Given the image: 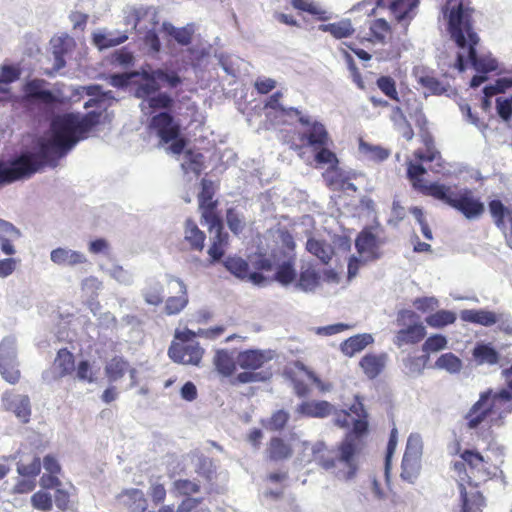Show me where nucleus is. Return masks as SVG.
<instances>
[{
  "instance_id": "c756f323",
  "label": "nucleus",
  "mask_w": 512,
  "mask_h": 512,
  "mask_svg": "<svg viewBox=\"0 0 512 512\" xmlns=\"http://www.w3.org/2000/svg\"><path fill=\"white\" fill-rule=\"evenodd\" d=\"M75 357L67 348L58 350L53 361V368L57 372L59 378L72 375L75 371Z\"/></svg>"
},
{
  "instance_id": "09e8293b",
  "label": "nucleus",
  "mask_w": 512,
  "mask_h": 512,
  "mask_svg": "<svg viewBox=\"0 0 512 512\" xmlns=\"http://www.w3.org/2000/svg\"><path fill=\"white\" fill-rule=\"evenodd\" d=\"M320 283V275L314 269L308 268L300 273L298 287L303 291H313Z\"/></svg>"
},
{
  "instance_id": "39448f33",
  "label": "nucleus",
  "mask_w": 512,
  "mask_h": 512,
  "mask_svg": "<svg viewBox=\"0 0 512 512\" xmlns=\"http://www.w3.org/2000/svg\"><path fill=\"white\" fill-rule=\"evenodd\" d=\"M512 412V390L507 385L499 391L488 389L482 392L477 402H475L465 415L467 427L469 429L477 428L487 417L492 420H502L507 414Z\"/></svg>"
},
{
  "instance_id": "680f3d73",
  "label": "nucleus",
  "mask_w": 512,
  "mask_h": 512,
  "mask_svg": "<svg viewBox=\"0 0 512 512\" xmlns=\"http://www.w3.org/2000/svg\"><path fill=\"white\" fill-rule=\"evenodd\" d=\"M76 377L79 381L93 383L96 381V372L88 360H81L75 366Z\"/></svg>"
},
{
  "instance_id": "6e6552de",
  "label": "nucleus",
  "mask_w": 512,
  "mask_h": 512,
  "mask_svg": "<svg viewBox=\"0 0 512 512\" xmlns=\"http://www.w3.org/2000/svg\"><path fill=\"white\" fill-rule=\"evenodd\" d=\"M196 333L190 329L175 332V341L168 349L170 359L179 364L198 366L204 349L194 340Z\"/></svg>"
},
{
  "instance_id": "7ed1b4c3",
  "label": "nucleus",
  "mask_w": 512,
  "mask_h": 512,
  "mask_svg": "<svg viewBox=\"0 0 512 512\" xmlns=\"http://www.w3.org/2000/svg\"><path fill=\"white\" fill-rule=\"evenodd\" d=\"M300 124L304 130L288 131L284 136V142L294 151L311 147L315 151L314 159L318 164H328L329 167L338 166V157L329 148L333 145V141L325 125L311 117H301Z\"/></svg>"
},
{
  "instance_id": "f03ea898",
  "label": "nucleus",
  "mask_w": 512,
  "mask_h": 512,
  "mask_svg": "<svg viewBox=\"0 0 512 512\" xmlns=\"http://www.w3.org/2000/svg\"><path fill=\"white\" fill-rule=\"evenodd\" d=\"M466 0H447L450 6L448 14V31L457 47L467 50L468 60L473 68L480 73H489L497 68L494 59L479 57L476 52L480 38L474 31L472 15L474 9L465 6Z\"/></svg>"
},
{
  "instance_id": "58836bf2",
  "label": "nucleus",
  "mask_w": 512,
  "mask_h": 512,
  "mask_svg": "<svg viewBox=\"0 0 512 512\" xmlns=\"http://www.w3.org/2000/svg\"><path fill=\"white\" fill-rule=\"evenodd\" d=\"M282 98V93L280 91H277L273 93L267 102L265 103V108H270L272 110L277 111L283 116H290L295 115L298 117V122L300 123L301 117H306L305 115H302L301 111L297 108L290 107L286 108L280 103V99Z\"/></svg>"
},
{
  "instance_id": "ea45409f",
  "label": "nucleus",
  "mask_w": 512,
  "mask_h": 512,
  "mask_svg": "<svg viewBox=\"0 0 512 512\" xmlns=\"http://www.w3.org/2000/svg\"><path fill=\"white\" fill-rule=\"evenodd\" d=\"M359 151L368 160L375 161V162H382V161L386 160L390 155L389 150H387L381 146H376V145L366 143L363 140H360Z\"/></svg>"
},
{
  "instance_id": "ddd939ff",
  "label": "nucleus",
  "mask_w": 512,
  "mask_h": 512,
  "mask_svg": "<svg viewBox=\"0 0 512 512\" xmlns=\"http://www.w3.org/2000/svg\"><path fill=\"white\" fill-rule=\"evenodd\" d=\"M104 374L110 383L121 380L125 375L130 378V388L139 384L138 371L130 362L120 355H115L109 359L104 366Z\"/></svg>"
},
{
  "instance_id": "423d86ee",
  "label": "nucleus",
  "mask_w": 512,
  "mask_h": 512,
  "mask_svg": "<svg viewBox=\"0 0 512 512\" xmlns=\"http://www.w3.org/2000/svg\"><path fill=\"white\" fill-rule=\"evenodd\" d=\"M434 194V199L461 212L467 219L478 218L484 213V204L468 188L457 189L456 186L442 184Z\"/></svg>"
},
{
  "instance_id": "c9c22d12",
  "label": "nucleus",
  "mask_w": 512,
  "mask_h": 512,
  "mask_svg": "<svg viewBox=\"0 0 512 512\" xmlns=\"http://www.w3.org/2000/svg\"><path fill=\"white\" fill-rule=\"evenodd\" d=\"M456 453L460 454V458L464 460L471 474L480 472L485 466V460L481 453L474 449H465L460 452V444H456Z\"/></svg>"
},
{
  "instance_id": "052dcab7",
  "label": "nucleus",
  "mask_w": 512,
  "mask_h": 512,
  "mask_svg": "<svg viewBox=\"0 0 512 512\" xmlns=\"http://www.w3.org/2000/svg\"><path fill=\"white\" fill-rule=\"evenodd\" d=\"M290 415L287 411L280 409L275 411L267 421L266 428L270 431H281L285 428Z\"/></svg>"
},
{
  "instance_id": "1a4fd4ad",
  "label": "nucleus",
  "mask_w": 512,
  "mask_h": 512,
  "mask_svg": "<svg viewBox=\"0 0 512 512\" xmlns=\"http://www.w3.org/2000/svg\"><path fill=\"white\" fill-rule=\"evenodd\" d=\"M34 171L26 155H17L8 161L0 159V188L29 179L34 175Z\"/></svg>"
},
{
  "instance_id": "f704fd0d",
  "label": "nucleus",
  "mask_w": 512,
  "mask_h": 512,
  "mask_svg": "<svg viewBox=\"0 0 512 512\" xmlns=\"http://www.w3.org/2000/svg\"><path fill=\"white\" fill-rule=\"evenodd\" d=\"M472 355L477 364L494 365L499 361V353L490 345L477 343L472 351Z\"/></svg>"
},
{
  "instance_id": "de8ad7c7",
  "label": "nucleus",
  "mask_w": 512,
  "mask_h": 512,
  "mask_svg": "<svg viewBox=\"0 0 512 512\" xmlns=\"http://www.w3.org/2000/svg\"><path fill=\"white\" fill-rule=\"evenodd\" d=\"M435 366L449 373H458L462 368V361L455 354L448 352L442 354L435 362Z\"/></svg>"
},
{
  "instance_id": "9d476101",
  "label": "nucleus",
  "mask_w": 512,
  "mask_h": 512,
  "mask_svg": "<svg viewBox=\"0 0 512 512\" xmlns=\"http://www.w3.org/2000/svg\"><path fill=\"white\" fill-rule=\"evenodd\" d=\"M418 315L412 310H402L398 314L397 321L399 325H406L407 322L412 323L406 328L400 329L395 336V344L402 346L404 344H417L426 336L424 325L418 321Z\"/></svg>"
},
{
  "instance_id": "0eeeda50",
  "label": "nucleus",
  "mask_w": 512,
  "mask_h": 512,
  "mask_svg": "<svg viewBox=\"0 0 512 512\" xmlns=\"http://www.w3.org/2000/svg\"><path fill=\"white\" fill-rule=\"evenodd\" d=\"M149 127L155 131L161 143H171L168 147L171 153L179 155L184 152L187 140L181 136L180 123L170 112H159L152 116Z\"/></svg>"
},
{
  "instance_id": "e2e57ef3",
  "label": "nucleus",
  "mask_w": 512,
  "mask_h": 512,
  "mask_svg": "<svg viewBox=\"0 0 512 512\" xmlns=\"http://www.w3.org/2000/svg\"><path fill=\"white\" fill-rule=\"evenodd\" d=\"M293 367L300 371L304 372L308 379H310L319 389L320 392L325 393L331 390L332 385L328 382H323L313 371H310L302 362L295 361L293 363Z\"/></svg>"
},
{
  "instance_id": "2f4dec72",
  "label": "nucleus",
  "mask_w": 512,
  "mask_h": 512,
  "mask_svg": "<svg viewBox=\"0 0 512 512\" xmlns=\"http://www.w3.org/2000/svg\"><path fill=\"white\" fill-rule=\"evenodd\" d=\"M372 335L363 333L349 337L340 345V349L345 356L352 357L356 353L364 350L369 344L373 343Z\"/></svg>"
},
{
  "instance_id": "a211bd4d",
  "label": "nucleus",
  "mask_w": 512,
  "mask_h": 512,
  "mask_svg": "<svg viewBox=\"0 0 512 512\" xmlns=\"http://www.w3.org/2000/svg\"><path fill=\"white\" fill-rule=\"evenodd\" d=\"M2 403L7 411L15 414L22 422H29L31 416L30 399L26 395H18L13 392H6L2 397Z\"/></svg>"
},
{
  "instance_id": "5fc2aeb1",
  "label": "nucleus",
  "mask_w": 512,
  "mask_h": 512,
  "mask_svg": "<svg viewBox=\"0 0 512 512\" xmlns=\"http://www.w3.org/2000/svg\"><path fill=\"white\" fill-rule=\"evenodd\" d=\"M16 361V343L15 339L5 337L0 342V365H5L8 362Z\"/></svg>"
},
{
  "instance_id": "3c124183",
  "label": "nucleus",
  "mask_w": 512,
  "mask_h": 512,
  "mask_svg": "<svg viewBox=\"0 0 512 512\" xmlns=\"http://www.w3.org/2000/svg\"><path fill=\"white\" fill-rule=\"evenodd\" d=\"M163 287L159 282L149 284L143 291V297L148 305L159 306L164 299Z\"/></svg>"
},
{
  "instance_id": "20e7f679",
  "label": "nucleus",
  "mask_w": 512,
  "mask_h": 512,
  "mask_svg": "<svg viewBox=\"0 0 512 512\" xmlns=\"http://www.w3.org/2000/svg\"><path fill=\"white\" fill-rule=\"evenodd\" d=\"M358 447L354 439L345 438L332 456L323 442H317L312 448L313 461L325 470H332L334 476L344 482L352 481L359 471Z\"/></svg>"
},
{
  "instance_id": "4c0bfd02",
  "label": "nucleus",
  "mask_w": 512,
  "mask_h": 512,
  "mask_svg": "<svg viewBox=\"0 0 512 512\" xmlns=\"http://www.w3.org/2000/svg\"><path fill=\"white\" fill-rule=\"evenodd\" d=\"M163 29L169 36L173 37L174 40L182 46H187L192 42L194 34V28L192 25L176 28L172 24L164 23Z\"/></svg>"
},
{
  "instance_id": "cd10ccee",
  "label": "nucleus",
  "mask_w": 512,
  "mask_h": 512,
  "mask_svg": "<svg viewBox=\"0 0 512 512\" xmlns=\"http://www.w3.org/2000/svg\"><path fill=\"white\" fill-rule=\"evenodd\" d=\"M460 499H461V512H481L485 506V498L480 491L468 493L463 483L458 484Z\"/></svg>"
},
{
  "instance_id": "0e129e2a",
  "label": "nucleus",
  "mask_w": 512,
  "mask_h": 512,
  "mask_svg": "<svg viewBox=\"0 0 512 512\" xmlns=\"http://www.w3.org/2000/svg\"><path fill=\"white\" fill-rule=\"evenodd\" d=\"M447 339L441 334H434L428 337L422 345L423 352L429 354L445 349Z\"/></svg>"
},
{
  "instance_id": "2eb2a0df",
  "label": "nucleus",
  "mask_w": 512,
  "mask_h": 512,
  "mask_svg": "<svg viewBox=\"0 0 512 512\" xmlns=\"http://www.w3.org/2000/svg\"><path fill=\"white\" fill-rule=\"evenodd\" d=\"M168 286L176 285V295L167 297L164 306V312L166 315H177L179 314L189 302L187 286L185 283L172 275L167 277Z\"/></svg>"
},
{
  "instance_id": "473e14b6",
  "label": "nucleus",
  "mask_w": 512,
  "mask_h": 512,
  "mask_svg": "<svg viewBox=\"0 0 512 512\" xmlns=\"http://www.w3.org/2000/svg\"><path fill=\"white\" fill-rule=\"evenodd\" d=\"M306 250L317 257L322 264H328L333 255V247L325 240L316 239L314 237L308 238L306 242Z\"/></svg>"
},
{
  "instance_id": "5701e85b",
  "label": "nucleus",
  "mask_w": 512,
  "mask_h": 512,
  "mask_svg": "<svg viewBox=\"0 0 512 512\" xmlns=\"http://www.w3.org/2000/svg\"><path fill=\"white\" fill-rule=\"evenodd\" d=\"M386 362L387 355L385 353H367L360 359L359 366L361 367L365 376L368 379L373 380L383 372L386 366Z\"/></svg>"
},
{
  "instance_id": "f8f14e48",
  "label": "nucleus",
  "mask_w": 512,
  "mask_h": 512,
  "mask_svg": "<svg viewBox=\"0 0 512 512\" xmlns=\"http://www.w3.org/2000/svg\"><path fill=\"white\" fill-rule=\"evenodd\" d=\"M200 186L201 190L198 194V205L201 213V223L208 221L219 223L221 217L217 211L218 201L214 199L216 193L214 182L210 179L202 178Z\"/></svg>"
},
{
  "instance_id": "bf43d9fd",
  "label": "nucleus",
  "mask_w": 512,
  "mask_h": 512,
  "mask_svg": "<svg viewBox=\"0 0 512 512\" xmlns=\"http://www.w3.org/2000/svg\"><path fill=\"white\" fill-rule=\"evenodd\" d=\"M173 490L180 496L189 497L200 491V485L189 479H178L173 482Z\"/></svg>"
},
{
  "instance_id": "a19ab883",
  "label": "nucleus",
  "mask_w": 512,
  "mask_h": 512,
  "mask_svg": "<svg viewBox=\"0 0 512 512\" xmlns=\"http://www.w3.org/2000/svg\"><path fill=\"white\" fill-rule=\"evenodd\" d=\"M418 5V0H394L390 9L398 22L411 18L410 12Z\"/></svg>"
},
{
  "instance_id": "4be33fe9",
  "label": "nucleus",
  "mask_w": 512,
  "mask_h": 512,
  "mask_svg": "<svg viewBox=\"0 0 512 512\" xmlns=\"http://www.w3.org/2000/svg\"><path fill=\"white\" fill-rule=\"evenodd\" d=\"M117 500L129 512H145L148 506L144 493L135 488L122 491Z\"/></svg>"
},
{
  "instance_id": "6e6d98bb",
  "label": "nucleus",
  "mask_w": 512,
  "mask_h": 512,
  "mask_svg": "<svg viewBox=\"0 0 512 512\" xmlns=\"http://www.w3.org/2000/svg\"><path fill=\"white\" fill-rule=\"evenodd\" d=\"M376 85L379 90L389 99L399 101L396 81L391 76H380L376 80Z\"/></svg>"
},
{
  "instance_id": "c85d7f7f",
  "label": "nucleus",
  "mask_w": 512,
  "mask_h": 512,
  "mask_svg": "<svg viewBox=\"0 0 512 512\" xmlns=\"http://www.w3.org/2000/svg\"><path fill=\"white\" fill-rule=\"evenodd\" d=\"M269 360V357L263 351L248 349L240 352L237 355L238 365L245 370H255L263 367L265 362Z\"/></svg>"
},
{
  "instance_id": "603ef678",
  "label": "nucleus",
  "mask_w": 512,
  "mask_h": 512,
  "mask_svg": "<svg viewBox=\"0 0 512 512\" xmlns=\"http://www.w3.org/2000/svg\"><path fill=\"white\" fill-rule=\"evenodd\" d=\"M127 39L128 36L124 33L117 37H112L111 35H106L103 33H95L93 35V43L101 50L120 45Z\"/></svg>"
},
{
  "instance_id": "7c9ffc66",
  "label": "nucleus",
  "mask_w": 512,
  "mask_h": 512,
  "mask_svg": "<svg viewBox=\"0 0 512 512\" xmlns=\"http://www.w3.org/2000/svg\"><path fill=\"white\" fill-rule=\"evenodd\" d=\"M213 364L219 375L222 377H231L237 368V358L224 349L218 350L213 358Z\"/></svg>"
},
{
  "instance_id": "393cba45",
  "label": "nucleus",
  "mask_w": 512,
  "mask_h": 512,
  "mask_svg": "<svg viewBox=\"0 0 512 512\" xmlns=\"http://www.w3.org/2000/svg\"><path fill=\"white\" fill-rule=\"evenodd\" d=\"M206 235L192 219H187L184 225V240L191 251L202 252L205 247Z\"/></svg>"
},
{
  "instance_id": "a878e982",
  "label": "nucleus",
  "mask_w": 512,
  "mask_h": 512,
  "mask_svg": "<svg viewBox=\"0 0 512 512\" xmlns=\"http://www.w3.org/2000/svg\"><path fill=\"white\" fill-rule=\"evenodd\" d=\"M460 318L464 322L490 327L499 321L498 315L484 309H465L460 312Z\"/></svg>"
},
{
  "instance_id": "f257e3e1",
  "label": "nucleus",
  "mask_w": 512,
  "mask_h": 512,
  "mask_svg": "<svg viewBox=\"0 0 512 512\" xmlns=\"http://www.w3.org/2000/svg\"><path fill=\"white\" fill-rule=\"evenodd\" d=\"M100 121V113L89 112L80 117L66 114L52 122V137L40 144L38 152H22L26 155L35 169L34 174L46 165L55 167L69 149L79 140L84 139Z\"/></svg>"
},
{
  "instance_id": "bb28decb",
  "label": "nucleus",
  "mask_w": 512,
  "mask_h": 512,
  "mask_svg": "<svg viewBox=\"0 0 512 512\" xmlns=\"http://www.w3.org/2000/svg\"><path fill=\"white\" fill-rule=\"evenodd\" d=\"M50 258L53 263L59 266H75L87 262L83 253L62 247L53 249Z\"/></svg>"
},
{
  "instance_id": "dca6fc26",
  "label": "nucleus",
  "mask_w": 512,
  "mask_h": 512,
  "mask_svg": "<svg viewBox=\"0 0 512 512\" xmlns=\"http://www.w3.org/2000/svg\"><path fill=\"white\" fill-rule=\"evenodd\" d=\"M45 84V80L38 78L26 82L23 87L25 100L28 102H39L47 106L57 103V96L50 90L44 89Z\"/></svg>"
},
{
  "instance_id": "e433bc0d",
  "label": "nucleus",
  "mask_w": 512,
  "mask_h": 512,
  "mask_svg": "<svg viewBox=\"0 0 512 512\" xmlns=\"http://www.w3.org/2000/svg\"><path fill=\"white\" fill-rule=\"evenodd\" d=\"M319 29L323 32H329L336 39L350 37L355 32L350 20L322 24L319 26Z\"/></svg>"
},
{
  "instance_id": "338daca9",
  "label": "nucleus",
  "mask_w": 512,
  "mask_h": 512,
  "mask_svg": "<svg viewBox=\"0 0 512 512\" xmlns=\"http://www.w3.org/2000/svg\"><path fill=\"white\" fill-rule=\"evenodd\" d=\"M173 104V98L165 92H160L148 99V105L153 110L171 109Z\"/></svg>"
},
{
  "instance_id": "9b49d317",
  "label": "nucleus",
  "mask_w": 512,
  "mask_h": 512,
  "mask_svg": "<svg viewBox=\"0 0 512 512\" xmlns=\"http://www.w3.org/2000/svg\"><path fill=\"white\" fill-rule=\"evenodd\" d=\"M423 444L419 435L411 434L408 437L406 449L402 459L401 477L412 482L420 470Z\"/></svg>"
},
{
  "instance_id": "f3484780",
  "label": "nucleus",
  "mask_w": 512,
  "mask_h": 512,
  "mask_svg": "<svg viewBox=\"0 0 512 512\" xmlns=\"http://www.w3.org/2000/svg\"><path fill=\"white\" fill-rule=\"evenodd\" d=\"M426 173V169L421 163L409 162L407 164V176L412 187L425 196L435 197L434 192L441 188L442 184L433 182L427 184L422 176Z\"/></svg>"
},
{
  "instance_id": "864d4df0",
  "label": "nucleus",
  "mask_w": 512,
  "mask_h": 512,
  "mask_svg": "<svg viewBox=\"0 0 512 512\" xmlns=\"http://www.w3.org/2000/svg\"><path fill=\"white\" fill-rule=\"evenodd\" d=\"M203 167V155L196 153L189 149L185 151V162L182 163V168L185 172H194L200 174Z\"/></svg>"
},
{
  "instance_id": "aec40b11",
  "label": "nucleus",
  "mask_w": 512,
  "mask_h": 512,
  "mask_svg": "<svg viewBox=\"0 0 512 512\" xmlns=\"http://www.w3.org/2000/svg\"><path fill=\"white\" fill-rule=\"evenodd\" d=\"M323 178L327 186L332 190L357 191V187L351 182L352 177L350 174L338 166L328 167L323 173Z\"/></svg>"
},
{
  "instance_id": "79ce46f5",
  "label": "nucleus",
  "mask_w": 512,
  "mask_h": 512,
  "mask_svg": "<svg viewBox=\"0 0 512 512\" xmlns=\"http://www.w3.org/2000/svg\"><path fill=\"white\" fill-rule=\"evenodd\" d=\"M272 377V372L270 370L254 372L252 370L244 371L237 374L232 380L231 383L233 385L237 384H247V383H255V382H265L270 380Z\"/></svg>"
},
{
  "instance_id": "a18cd8bd",
  "label": "nucleus",
  "mask_w": 512,
  "mask_h": 512,
  "mask_svg": "<svg viewBox=\"0 0 512 512\" xmlns=\"http://www.w3.org/2000/svg\"><path fill=\"white\" fill-rule=\"evenodd\" d=\"M489 210L491 216L494 219L495 225L498 228H504L505 219L508 218L512 210L505 207L504 204L498 199H494L489 202Z\"/></svg>"
},
{
  "instance_id": "4d7b16f0",
  "label": "nucleus",
  "mask_w": 512,
  "mask_h": 512,
  "mask_svg": "<svg viewBox=\"0 0 512 512\" xmlns=\"http://www.w3.org/2000/svg\"><path fill=\"white\" fill-rule=\"evenodd\" d=\"M296 278V271L292 261H286L278 266L275 273V280L282 285H288L292 283Z\"/></svg>"
},
{
  "instance_id": "49530a36",
  "label": "nucleus",
  "mask_w": 512,
  "mask_h": 512,
  "mask_svg": "<svg viewBox=\"0 0 512 512\" xmlns=\"http://www.w3.org/2000/svg\"><path fill=\"white\" fill-rule=\"evenodd\" d=\"M224 266L238 278L245 279L248 276V262L241 257H228L224 262Z\"/></svg>"
},
{
  "instance_id": "69168bd1",
  "label": "nucleus",
  "mask_w": 512,
  "mask_h": 512,
  "mask_svg": "<svg viewBox=\"0 0 512 512\" xmlns=\"http://www.w3.org/2000/svg\"><path fill=\"white\" fill-rule=\"evenodd\" d=\"M0 374L8 383H18L21 377V373L18 369L17 361L8 362L5 365H0Z\"/></svg>"
},
{
  "instance_id": "13d9d810",
  "label": "nucleus",
  "mask_w": 512,
  "mask_h": 512,
  "mask_svg": "<svg viewBox=\"0 0 512 512\" xmlns=\"http://www.w3.org/2000/svg\"><path fill=\"white\" fill-rule=\"evenodd\" d=\"M226 222L228 228L234 235L241 234L246 226L243 216L240 215L234 208H228L226 210Z\"/></svg>"
},
{
  "instance_id": "b1692460",
  "label": "nucleus",
  "mask_w": 512,
  "mask_h": 512,
  "mask_svg": "<svg viewBox=\"0 0 512 512\" xmlns=\"http://www.w3.org/2000/svg\"><path fill=\"white\" fill-rule=\"evenodd\" d=\"M333 405L325 400L303 401L297 407V413L308 418H325L333 412Z\"/></svg>"
},
{
  "instance_id": "774afa93",
  "label": "nucleus",
  "mask_w": 512,
  "mask_h": 512,
  "mask_svg": "<svg viewBox=\"0 0 512 512\" xmlns=\"http://www.w3.org/2000/svg\"><path fill=\"white\" fill-rule=\"evenodd\" d=\"M31 504L37 510L49 511L52 506V497L49 493L37 491L31 497Z\"/></svg>"
},
{
  "instance_id": "37998d69",
  "label": "nucleus",
  "mask_w": 512,
  "mask_h": 512,
  "mask_svg": "<svg viewBox=\"0 0 512 512\" xmlns=\"http://www.w3.org/2000/svg\"><path fill=\"white\" fill-rule=\"evenodd\" d=\"M291 4L294 9L300 12H306L320 21L328 20V16L325 10L321 9L317 4L309 0H292Z\"/></svg>"
},
{
  "instance_id": "6ab92c4d",
  "label": "nucleus",
  "mask_w": 512,
  "mask_h": 512,
  "mask_svg": "<svg viewBox=\"0 0 512 512\" xmlns=\"http://www.w3.org/2000/svg\"><path fill=\"white\" fill-rule=\"evenodd\" d=\"M379 245L378 237L372 232L371 228H364L356 237L355 247L357 252L366 257L367 259L379 258Z\"/></svg>"
},
{
  "instance_id": "412c9836",
  "label": "nucleus",
  "mask_w": 512,
  "mask_h": 512,
  "mask_svg": "<svg viewBox=\"0 0 512 512\" xmlns=\"http://www.w3.org/2000/svg\"><path fill=\"white\" fill-rule=\"evenodd\" d=\"M292 445L279 436L271 437L266 447V457L271 462H283L293 456Z\"/></svg>"
},
{
  "instance_id": "8fccbe9b",
  "label": "nucleus",
  "mask_w": 512,
  "mask_h": 512,
  "mask_svg": "<svg viewBox=\"0 0 512 512\" xmlns=\"http://www.w3.org/2000/svg\"><path fill=\"white\" fill-rule=\"evenodd\" d=\"M370 34L373 41L384 42L390 36L391 27L385 19H375L370 24Z\"/></svg>"
},
{
  "instance_id": "c03bdc74",
  "label": "nucleus",
  "mask_w": 512,
  "mask_h": 512,
  "mask_svg": "<svg viewBox=\"0 0 512 512\" xmlns=\"http://www.w3.org/2000/svg\"><path fill=\"white\" fill-rule=\"evenodd\" d=\"M426 323L433 328H441L456 321V315L452 311L439 310L425 319Z\"/></svg>"
},
{
  "instance_id": "72a5a7b5",
  "label": "nucleus",
  "mask_w": 512,
  "mask_h": 512,
  "mask_svg": "<svg viewBox=\"0 0 512 512\" xmlns=\"http://www.w3.org/2000/svg\"><path fill=\"white\" fill-rule=\"evenodd\" d=\"M0 233L3 234L0 236L1 250L6 255H13L15 253V248L12 244V240L20 236L19 230L11 223L0 220Z\"/></svg>"
},
{
  "instance_id": "4468645a",
  "label": "nucleus",
  "mask_w": 512,
  "mask_h": 512,
  "mask_svg": "<svg viewBox=\"0 0 512 512\" xmlns=\"http://www.w3.org/2000/svg\"><path fill=\"white\" fill-rule=\"evenodd\" d=\"M208 226L210 233L214 232V235L210 238V245L207 250L209 255V262L215 263L224 256L226 248L229 244V235L224 231V225L222 219H219V223H213L212 221L203 222Z\"/></svg>"
}]
</instances>
